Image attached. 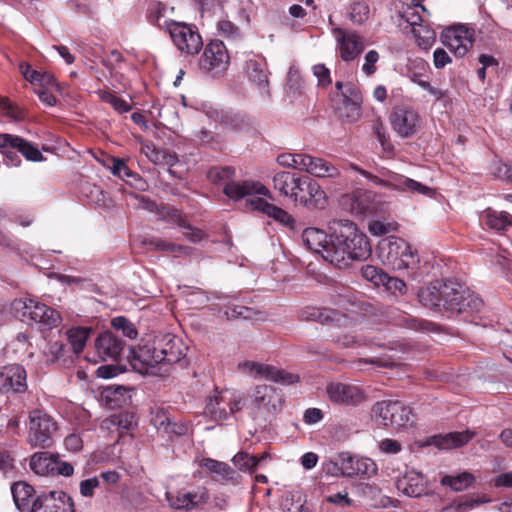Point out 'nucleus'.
I'll return each mask as SVG.
<instances>
[{
	"instance_id": "1",
	"label": "nucleus",
	"mask_w": 512,
	"mask_h": 512,
	"mask_svg": "<svg viewBox=\"0 0 512 512\" xmlns=\"http://www.w3.org/2000/svg\"><path fill=\"white\" fill-rule=\"evenodd\" d=\"M332 235L325 261L336 267H345L350 260H365L371 254V246L366 235L347 219L330 222Z\"/></svg>"
},
{
	"instance_id": "2",
	"label": "nucleus",
	"mask_w": 512,
	"mask_h": 512,
	"mask_svg": "<svg viewBox=\"0 0 512 512\" xmlns=\"http://www.w3.org/2000/svg\"><path fill=\"white\" fill-rule=\"evenodd\" d=\"M379 256L394 270L407 271L408 276L417 280L420 277V259L417 252L402 238L388 237L379 243Z\"/></svg>"
},
{
	"instance_id": "3",
	"label": "nucleus",
	"mask_w": 512,
	"mask_h": 512,
	"mask_svg": "<svg viewBox=\"0 0 512 512\" xmlns=\"http://www.w3.org/2000/svg\"><path fill=\"white\" fill-rule=\"evenodd\" d=\"M246 404V398L242 393L228 389H215L206 399L204 415L218 423L229 420Z\"/></svg>"
},
{
	"instance_id": "4",
	"label": "nucleus",
	"mask_w": 512,
	"mask_h": 512,
	"mask_svg": "<svg viewBox=\"0 0 512 512\" xmlns=\"http://www.w3.org/2000/svg\"><path fill=\"white\" fill-rule=\"evenodd\" d=\"M10 310L21 321L38 323L48 329L57 327L61 321L56 310L32 299H15Z\"/></svg>"
},
{
	"instance_id": "5",
	"label": "nucleus",
	"mask_w": 512,
	"mask_h": 512,
	"mask_svg": "<svg viewBox=\"0 0 512 512\" xmlns=\"http://www.w3.org/2000/svg\"><path fill=\"white\" fill-rule=\"evenodd\" d=\"M0 152L7 159L8 165L18 166L21 162L17 152L28 161L39 162L43 160L42 153L27 140L20 136L0 133Z\"/></svg>"
},
{
	"instance_id": "6",
	"label": "nucleus",
	"mask_w": 512,
	"mask_h": 512,
	"mask_svg": "<svg viewBox=\"0 0 512 512\" xmlns=\"http://www.w3.org/2000/svg\"><path fill=\"white\" fill-rule=\"evenodd\" d=\"M350 167L353 170L359 172L365 178L369 179L375 185H380L389 189H394L402 192H411L426 196H433L434 194V190L431 187H428L422 184L421 182L408 178L404 175L389 172L385 179H381L378 176H375L354 164H351Z\"/></svg>"
},
{
	"instance_id": "7",
	"label": "nucleus",
	"mask_w": 512,
	"mask_h": 512,
	"mask_svg": "<svg viewBox=\"0 0 512 512\" xmlns=\"http://www.w3.org/2000/svg\"><path fill=\"white\" fill-rule=\"evenodd\" d=\"M372 412L384 426L395 429L407 428L413 423V414L409 407L400 401L385 400L375 403Z\"/></svg>"
},
{
	"instance_id": "8",
	"label": "nucleus",
	"mask_w": 512,
	"mask_h": 512,
	"mask_svg": "<svg viewBox=\"0 0 512 512\" xmlns=\"http://www.w3.org/2000/svg\"><path fill=\"white\" fill-rule=\"evenodd\" d=\"M29 420V444L33 447H49L58 429L56 421L42 410L32 411Z\"/></svg>"
},
{
	"instance_id": "9",
	"label": "nucleus",
	"mask_w": 512,
	"mask_h": 512,
	"mask_svg": "<svg viewBox=\"0 0 512 512\" xmlns=\"http://www.w3.org/2000/svg\"><path fill=\"white\" fill-rule=\"evenodd\" d=\"M131 365L140 374L154 376H166L162 371V359L159 355L155 341L140 345L137 349L131 350Z\"/></svg>"
},
{
	"instance_id": "10",
	"label": "nucleus",
	"mask_w": 512,
	"mask_h": 512,
	"mask_svg": "<svg viewBox=\"0 0 512 512\" xmlns=\"http://www.w3.org/2000/svg\"><path fill=\"white\" fill-rule=\"evenodd\" d=\"M168 32L174 45L182 53L193 55L203 46L202 38L194 26L172 21L168 24Z\"/></svg>"
},
{
	"instance_id": "11",
	"label": "nucleus",
	"mask_w": 512,
	"mask_h": 512,
	"mask_svg": "<svg viewBox=\"0 0 512 512\" xmlns=\"http://www.w3.org/2000/svg\"><path fill=\"white\" fill-rule=\"evenodd\" d=\"M299 185L295 189L297 194L293 202L299 203L308 209H324L328 198L320 184L309 176H300Z\"/></svg>"
},
{
	"instance_id": "12",
	"label": "nucleus",
	"mask_w": 512,
	"mask_h": 512,
	"mask_svg": "<svg viewBox=\"0 0 512 512\" xmlns=\"http://www.w3.org/2000/svg\"><path fill=\"white\" fill-rule=\"evenodd\" d=\"M444 284H454V293L449 295L455 305L451 306L449 303H444V309L460 314L466 311H479L483 305L482 300L467 286L464 284L454 281L445 280Z\"/></svg>"
},
{
	"instance_id": "13",
	"label": "nucleus",
	"mask_w": 512,
	"mask_h": 512,
	"mask_svg": "<svg viewBox=\"0 0 512 512\" xmlns=\"http://www.w3.org/2000/svg\"><path fill=\"white\" fill-rule=\"evenodd\" d=\"M229 55L223 42H210L200 59V68L212 76L224 73L229 65Z\"/></svg>"
},
{
	"instance_id": "14",
	"label": "nucleus",
	"mask_w": 512,
	"mask_h": 512,
	"mask_svg": "<svg viewBox=\"0 0 512 512\" xmlns=\"http://www.w3.org/2000/svg\"><path fill=\"white\" fill-rule=\"evenodd\" d=\"M155 343L162 359V366L160 367L168 375L171 366L184 358L187 347L179 337L172 334L163 335L156 339Z\"/></svg>"
},
{
	"instance_id": "15",
	"label": "nucleus",
	"mask_w": 512,
	"mask_h": 512,
	"mask_svg": "<svg viewBox=\"0 0 512 512\" xmlns=\"http://www.w3.org/2000/svg\"><path fill=\"white\" fill-rule=\"evenodd\" d=\"M238 370L254 378H264L282 384H292L298 380V377L280 370L274 366L254 362L243 361L238 364Z\"/></svg>"
},
{
	"instance_id": "16",
	"label": "nucleus",
	"mask_w": 512,
	"mask_h": 512,
	"mask_svg": "<svg viewBox=\"0 0 512 512\" xmlns=\"http://www.w3.org/2000/svg\"><path fill=\"white\" fill-rule=\"evenodd\" d=\"M442 44L456 57H463L472 48L473 32L463 25L446 28L441 34Z\"/></svg>"
},
{
	"instance_id": "17",
	"label": "nucleus",
	"mask_w": 512,
	"mask_h": 512,
	"mask_svg": "<svg viewBox=\"0 0 512 512\" xmlns=\"http://www.w3.org/2000/svg\"><path fill=\"white\" fill-rule=\"evenodd\" d=\"M332 33L343 61H353L363 52L365 48L364 38L357 32L334 28Z\"/></svg>"
},
{
	"instance_id": "18",
	"label": "nucleus",
	"mask_w": 512,
	"mask_h": 512,
	"mask_svg": "<svg viewBox=\"0 0 512 512\" xmlns=\"http://www.w3.org/2000/svg\"><path fill=\"white\" fill-rule=\"evenodd\" d=\"M390 123L394 132L401 138H410L420 128L418 113L408 107H396L390 115Z\"/></svg>"
},
{
	"instance_id": "19",
	"label": "nucleus",
	"mask_w": 512,
	"mask_h": 512,
	"mask_svg": "<svg viewBox=\"0 0 512 512\" xmlns=\"http://www.w3.org/2000/svg\"><path fill=\"white\" fill-rule=\"evenodd\" d=\"M454 284H444V281L431 282L426 287H423L418 292L420 302L428 308H444V303H449L451 306L455 303L450 300L449 295L453 294Z\"/></svg>"
},
{
	"instance_id": "20",
	"label": "nucleus",
	"mask_w": 512,
	"mask_h": 512,
	"mask_svg": "<svg viewBox=\"0 0 512 512\" xmlns=\"http://www.w3.org/2000/svg\"><path fill=\"white\" fill-rule=\"evenodd\" d=\"M244 70L249 82L258 90L260 96L269 98V71L265 58L255 56L247 60Z\"/></svg>"
},
{
	"instance_id": "21",
	"label": "nucleus",
	"mask_w": 512,
	"mask_h": 512,
	"mask_svg": "<svg viewBox=\"0 0 512 512\" xmlns=\"http://www.w3.org/2000/svg\"><path fill=\"white\" fill-rule=\"evenodd\" d=\"M30 512H74V506L66 493L52 491L34 499Z\"/></svg>"
},
{
	"instance_id": "22",
	"label": "nucleus",
	"mask_w": 512,
	"mask_h": 512,
	"mask_svg": "<svg viewBox=\"0 0 512 512\" xmlns=\"http://www.w3.org/2000/svg\"><path fill=\"white\" fill-rule=\"evenodd\" d=\"M329 401L337 405H357L364 400L361 389L353 384L331 382L326 386Z\"/></svg>"
},
{
	"instance_id": "23",
	"label": "nucleus",
	"mask_w": 512,
	"mask_h": 512,
	"mask_svg": "<svg viewBox=\"0 0 512 512\" xmlns=\"http://www.w3.org/2000/svg\"><path fill=\"white\" fill-rule=\"evenodd\" d=\"M224 194L234 200L239 201L249 196H265L272 199L271 192L262 183L254 180L228 181L223 189Z\"/></svg>"
},
{
	"instance_id": "24",
	"label": "nucleus",
	"mask_w": 512,
	"mask_h": 512,
	"mask_svg": "<svg viewBox=\"0 0 512 512\" xmlns=\"http://www.w3.org/2000/svg\"><path fill=\"white\" fill-rule=\"evenodd\" d=\"M337 465L341 474L347 477L372 475L377 471L376 464L370 458L353 456L349 453H341Z\"/></svg>"
},
{
	"instance_id": "25",
	"label": "nucleus",
	"mask_w": 512,
	"mask_h": 512,
	"mask_svg": "<svg viewBox=\"0 0 512 512\" xmlns=\"http://www.w3.org/2000/svg\"><path fill=\"white\" fill-rule=\"evenodd\" d=\"M27 375L20 365H9L0 369V392L23 393L27 389Z\"/></svg>"
},
{
	"instance_id": "26",
	"label": "nucleus",
	"mask_w": 512,
	"mask_h": 512,
	"mask_svg": "<svg viewBox=\"0 0 512 512\" xmlns=\"http://www.w3.org/2000/svg\"><path fill=\"white\" fill-rule=\"evenodd\" d=\"M165 498L171 509L189 511L206 502L207 493L204 488H199L196 491L189 492L166 491Z\"/></svg>"
},
{
	"instance_id": "27",
	"label": "nucleus",
	"mask_w": 512,
	"mask_h": 512,
	"mask_svg": "<svg viewBox=\"0 0 512 512\" xmlns=\"http://www.w3.org/2000/svg\"><path fill=\"white\" fill-rule=\"evenodd\" d=\"M151 423L159 433L168 438L182 436L188 431L185 423L173 421L169 413L159 407L151 409Z\"/></svg>"
},
{
	"instance_id": "28",
	"label": "nucleus",
	"mask_w": 512,
	"mask_h": 512,
	"mask_svg": "<svg viewBox=\"0 0 512 512\" xmlns=\"http://www.w3.org/2000/svg\"><path fill=\"white\" fill-rule=\"evenodd\" d=\"M396 488L408 497H420L426 493L427 480L422 473L409 470L397 479Z\"/></svg>"
},
{
	"instance_id": "29",
	"label": "nucleus",
	"mask_w": 512,
	"mask_h": 512,
	"mask_svg": "<svg viewBox=\"0 0 512 512\" xmlns=\"http://www.w3.org/2000/svg\"><path fill=\"white\" fill-rule=\"evenodd\" d=\"M247 205L251 210L261 212L278 223L286 227L293 228V217L284 209L268 203L265 199L261 197H253L247 200Z\"/></svg>"
},
{
	"instance_id": "30",
	"label": "nucleus",
	"mask_w": 512,
	"mask_h": 512,
	"mask_svg": "<svg viewBox=\"0 0 512 512\" xmlns=\"http://www.w3.org/2000/svg\"><path fill=\"white\" fill-rule=\"evenodd\" d=\"M282 400L281 391L273 386L260 385L255 388L253 401L257 409L274 412L281 406Z\"/></svg>"
},
{
	"instance_id": "31",
	"label": "nucleus",
	"mask_w": 512,
	"mask_h": 512,
	"mask_svg": "<svg viewBox=\"0 0 512 512\" xmlns=\"http://www.w3.org/2000/svg\"><path fill=\"white\" fill-rule=\"evenodd\" d=\"M123 347V341L108 331L101 333L95 341L96 351L104 361L117 360Z\"/></svg>"
},
{
	"instance_id": "32",
	"label": "nucleus",
	"mask_w": 512,
	"mask_h": 512,
	"mask_svg": "<svg viewBox=\"0 0 512 512\" xmlns=\"http://www.w3.org/2000/svg\"><path fill=\"white\" fill-rule=\"evenodd\" d=\"M375 193L369 190H357L343 198V203H349V210L356 215L373 212L376 209L374 204Z\"/></svg>"
},
{
	"instance_id": "33",
	"label": "nucleus",
	"mask_w": 512,
	"mask_h": 512,
	"mask_svg": "<svg viewBox=\"0 0 512 512\" xmlns=\"http://www.w3.org/2000/svg\"><path fill=\"white\" fill-rule=\"evenodd\" d=\"M302 172L316 178H329L336 179L340 177L339 169L332 163L311 155H306L305 166L302 167Z\"/></svg>"
},
{
	"instance_id": "34",
	"label": "nucleus",
	"mask_w": 512,
	"mask_h": 512,
	"mask_svg": "<svg viewBox=\"0 0 512 512\" xmlns=\"http://www.w3.org/2000/svg\"><path fill=\"white\" fill-rule=\"evenodd\" d=\"M327 234L318 228L309 227L302 232V243L310 251L320 254L325 260V254L328 252L330 241L327 240Z\"/></svg>"
},
{
	"instance_id": "35",
	"label": "nucleus",
	"mask_w": 512,
	"mask_h": 512,
	"mask_svg": "<svg viewBox=\"0 0 512 512\" xmlns=\"http://www.w3.org/2000/svg\"><path fill=\"white\" fill-rule=\"evenodd\" d=\"M474 431L450 432L432 437L431 444L439 449H454L467 444L474 436Z\"/></svg>"
},
{
	"instance_id": "36",
	"label": "nucleus",
	"mask_w": 512,
	"mask_h": 512,
	"mask_svg": "<svg viewBox=\"0 0 512 512\" xmlns=\"http://www.w3.org/2000/svg\"><path fill=\"white\" fill-rule=\"evenodd\" d=\"M342 318H344L343 314L331 308L307 306L300 311V319L305 321L340 323Z\"/></svg>"
},
{
	"instance_id": "37",
	"label": "nucleus",
	"mask_w": 512,
	"mask_h": 512,
	"mask_svg": "<svg viewBox=\"0 0 512 512\" xmlns=\"http://www.w3.org/2000/svg\"><path fill=\"white\" fill-rule=\"evenodd\" d=\"M299 181L300 176L290 172L281 171L274 175L273 187L280 193V195L293 201V198L297 197L295 189L298 187L297 185H299Z\"/></svg>"
},
{
	"instance_id": "38",
	"label": "nucleus",
	"mask_w": 512,
	"mask_h": 512,
	"mask_svg": "<svg viewBox=\"0 0 512 512\" xmlns=\"http://www.w3.org/2000/svg\"><path fill=\"white\" fill-rule=\"evenodd\" d=\"M11 493L16 507L22 512H30L35 494L34 488L24 481H18L12 484Z\"/></svg>"
},
{
	"instance_id": "39",
	"label": "nucleus",
	"mask_w": 512,
	"mask_h": 512,
	"mask_svg": "<svg viewBox=\"0 0 512 512\" xmlns=\"http://www.w3.org/2000/svg\"><path fill=\"white\" fill-rule=\"evenodd\" d=\"M480 222L490 229L497 231L505 230L512 225V215L505 211L486 209L480 215Z\"/></svg>"
},
{
	"instance_id": "40",
	"label": "nucleus",
	"mask_w": 512,
	"mask_h": 512,
	"mask_svg": "<svg viewBox=\"0 0 512 512\" xmlns=\"http://www.w3.org/2000/svg\"><path fill=\"white\" fill-rule=\"evenodd\" d=\"M490 502L485 495H465L453 501L444 508V512H468L481 504Z\"/></svg>"
},
{
	"instance_id": "41",
	"label": "nucleus",
	"mask_w": 512,
	"mask_h": 512,
	"mask_svg": "<svg viewBox=\"0 0 512 512\" xmlns=\"http://www.w3.org/2000/svg\"><path fill=\"white\" fill-rule=\"evenodd\" d=\"M475 476L469 472H462L457 475H444L440 483L449 487L454 492H462L468 489L474 482Z\"/></svg>"
},
{
	"instance_id": "42",
	"label": "nucleus",
	"mask_w": 512,
	"mask_h": 512,
	"mask_svg": "<svg viewBox=\"0 0 512 512\" xmlns=\"http://www.w3.org/2000/svg\"><path fill=\"white\" fill-rule=\"evenodd\" d=\"M55 456L48 452L35 453L30 459V468L41 476L53 474Z\"/></svg>"
},
{
	"instance_id": "43",
	"label": "nucleus",
	"mask_w": 512,
	"mask_h": 512,
	"mask_svg": "<svg viewBox=\"0 0 512 512\" xmlns=\"http://www.w3.org/2000/svg\"><path fill=\"white\" fill-rule=\"evenodd\" d=\"M104 395L112 407H122L131 402V391L124 386L107 387Z\"/></svg>"
},
{
	"instance_id": "44",
	"label": "nucleus",
	"mask_w": 512,
	"mask_h": 512,
	"mask_svg": "<svg viewBox=\"0 0 512 512\" xmlns=\"http://www.w3.org/2000/svg\"><path fill=\"white\" fill-rule=\"evenodd\" d=\"M91 332L87 327H73L67 331V338L75 354H79L86 346V342Z\"/></svg>"
},
{
	"instance_id": "45",
	"label": "nucleus",
	"mask_w": 512,
	"mask_h": 512,
	"mask_svg": "<svg viewBox=\"0 0 512 512\" xmlns=\"http://www.w3.org/2000/svg\"><path fill=\"white\" fill-rule=\"evenodd\" d=\"M370 15V8L366 0H353L349 6L348 17L355 25L364 24Z\"/></svg>"
},
{
	"instance_id": "46",
	"label": "nucleus",
	"mask_w": 512,
	"mask_h": 512,
	"mask_svg": "<svg viewBox=\"0 0 512 512\" xmlns=\"http://www.w3.org/2000/svg\"><path fill=\"white\" fill-rule=\"evenodd\" d=\"M201 466L224 480H230L234 475L233 469L228 464L211 458L202 459Z\"/></svg>"
},
{
	"instance_id": "47",
	"label": "nucleus",
	"mask_w": 512,
	"mask_h": 512,
	"mask_svg": "<svg viewBox=\"0 0 512 512\" xmlns=\"http://www.w3.org/2000/svg\"><path fill=\"white\" fill-rule=\"evenodd\" d=\"M149 245L152 249L157 251H167L171 252L175 255H188L191 252V248L188 246L178 245L172 242H168L166 240H162L159 238H153L149 241Z\"/></svg>"
},
{
	"instance_id": "48",
	"label": "nucleus",
	"mask_w": 512,
	"mask_h": 512,
	"mask_svg": "<svg viewBox=\"0 0 512 512\" xmlns=\"http://www.w3.org/2000/svg\"><path fill=\"white\" fill-rule=\"evenodd\" d=\"M306 155L304 153H282L277 157V163L286 168L302 171L305 166Z\"/></svg>"
},
{
	"instance_id": "49",
	"label": "nucleus",
	"mask_w": 512,
	"mask_h": 512,
	"mask_svg": "<svg viewBox=\"0 0 512 512\" xmlns=\"http://www.w3.org/2000/svg\"><path fill=\"white\" fill-rule=\"evenodd\" d=\"M342 96L344 98V103L353 106L357 111L359 110L362 103V94L356 85L346 83L345 89L342 91Z\"/></svg>"
},
{
	"instance_id": "50",
	"label": "nucleus",
	"mask_w": 512,
	"mask_h": 512,
	"mask_svg": "<svg viewBox=\"0 0 512 512\" xmlns=\"http://www.w3.org/2000/svg\"><path fill=\"white\" fill-rule=\"evenodd\" d=\"M100 98L103 102L110 104L113 109L120 114L129 112L131 110V105L128 101L110 92H101Z\"/></svg>"
},
{
	"instance_id": "51",
	"label": "nucleus",
	"mask_w": 512,
	"mask_h": 512,
	"mask_svg": "<svg viewBox=\"0 0 512 512\" xmlns=\"http://www.w3.org/2000/svg\"><path fill=\"white\" fill-rule=\"evenodd\" d=\"M233 463L238 466L241 470L254 471L259 464V460L256 456L250 455L246 452L237 453L233 459Z\"/></svg>"
},
{
	"instance_id": "52",
	"label": "nucleus",
	"mask_w": 512,
	"mask_h": 512,
	"mask_svg": "<svg viewBox=\"0 0 512 512\" xmlns=\"http://www.w3.org/2000/svg\"><path fill=\"white\" fill-rule=\"evenodd\" d=\"M418 8L423 12H427L425 6L421 3H416L413 6H407L401 14V17L411 26L420 25L422 22V18L417 10Z\"/></svg>"
},
{
	"instance_id": "53",
	"label": "nucleus",
	"mask_w": 512,
	"mask_h": 512,
	"mask_svg": "<svg viewBox=\"0 0 512 512\" xmlns=\"http://www.w3.org/2000/svg\"><path fill=\"white\" fill-rule=\"evenodd\" d=\"M337 342L343 347H360L373 344V341L368 340L361 334H345L338 337Z\"/></svg>"
},
{
	"instance_id": "54",
	"label": "nucleus",
	"mask_w": 512,
	"mask_h": 512,
	"mask_svg": "<svg viewBox=\"0 0 512 512\" xmlns=\"http://www.w3.org/2000/svg\"><path fill=\"white\" fill-rule=\"evenodd\" d=\"M112 326L117 330H122L124 336L134 339L137 337V330L133 326L131 322H129L125 317L119 316L112 319Z\"/></svg>"
},
{
	"instance_id": "55",
	"label": "nucleus",
	"mask_w": 512,
	"mask_h": 512,
	"mask_svg": "<svg viewBox=\"0 0 512 512\" xmlns=\"http://www.w3.org/2000/svg\"><path fill=\"white\" fill-rule=\"evenodd\" d=\"M32 85L36 87L35 89H51L55 87L58 90L54 76L47 72H36Z\"/></svg>"
},
{
	"instance_id": "56",
	"label": "nucleus",
	"mask_w": 512,
	"mask_h": 512,
	"mask_svg": "<svg viewBox=\"0 0 512 512\" xmlns=\"http://www.w3.org/2000/svg\"><path fill=\"white\" fill-rule=\"evenodd\" d=\"M174 216L177 218L176 222L180 227L186 228L187 230L183 233L184 237L191 242H199L203 239V232L200 229L186 226L184 220L180 218L177 210H173Z\"/></svg>"
},
{
	"instance_id": "57",
	"label": "nucleus",
	"mask_w": 512,
	"mask_h": 512,
	"mask_svg": "<svg viewBox=\"0 0 512 512\" xmlns=\"http://www.w3.org/2000/svg\"><path fill=\"white\" fill-rule=\"evenodd\" d=\"M369 232L374 236H383L394 230L396 226L393 223H385L380 220H373L368 226Z\"/></svg>"
},
{
	"instance_id": "58",
	"label": "nucleus",
	"mask_w": 512,
	"mask_h": 512,
	"mask_svg": "<svg viewBox=\"0 0 512 512\" xmlns=\"http://www.w3.org/2000/svg\"><path fill=\"white\" fill-rule=\"evenodd\" d=\"M302 87V78L299 70L295 66H291L287 73V88L292 93L300 92Z\"/></svg>"
},
{
	"instance_id": "59",
	"label": "nucleus",
	"mask_w": 512,
	"mask_h": 512,
	"mask_svg": "<svg viewBox=\"0 0 512 512\" xmlns=\"http://www.w3.org/2000/svg\"><path fill=\"white\" fill-rule=\"evenodd\" d=\"M379 60V53L376 50H369L365 57L362 65V71L367 76H371L376 72V63Z\"/></svg>"
},
{
	"instance_id": "60",
	"label": "nucleus",
	"mask_w": 512,
	"mask_h": 512,
	"mask_svg": "<svg viewBox=\"0 0 512 512\" xmlns=\"http://www.w3.org/2000/svg\"><path fill=\"white\" fill-rule=\"evenodd\" d=\"M99 485L100 480L96 476L82 480L79 484L80 494L83 497H93L94 491Z\"/></svg>"
},
{
	"instance_id": "61",
	"label": "nucleus",
	"mask_w": 512,
	"mask_h": 512,
	"mask_svg": "<svg viewBox=\"0 0 512 512\" xmlns=\"http://www.w3.org/2000/svg\"><path fill=\"white\" fill-rule=\"evenodd\" d=\"M0 108L5 112L7 117L13 120H20L22 118V111L14 106L7 98L0 97Z\"/></svg>"
},
{
	"instance_id": "62",
	"label": "nucleus",
	"mask_w": 512,
	"mask_h": 512,
	"mask_svg": "<svg viewBox=\"0 0 512 512\" xmlns=\"http://www.w3.org/2000/svg\"><path fill=\"white\" fill-rule=\"evenodd\" d=\"M74 473V467L71 463L65 462L59 459V457L55 456L53 474L61 475L64 477H70Z\"/></svg>"
},
{
	"instance_id": "63",
	"label": "nucleus",
	"mask_w": 512,
	"mask_h": 512,
	"mask_svg": "<svg viewBox=\"0 0 512 512\" xmlns=\"http://www.w3.org/2000/svg\"><path fill=\"white\" fill-rule=\"evenodd\" d=\"M111 172L118 177H130L132 176L131 170L127 167L122 159L112 158Z\"/></svg>"
},
{
	"instance_id": "64",
	"label": "nucleus",
	"mask_w": 512,
	"mask_h": 512,
	"mask_svg": "<svg viewBox=\"0 0 512 512\" xmlns=\"http://www.w3.org/2000/svg\"><path fill=\"white\" fill-rule=\"evenodd\" d=\"M233 175V170L229 167L213 168L209 171L208 176L214 182L230 180Z\"/></svg>"
}]
</instances>
